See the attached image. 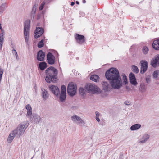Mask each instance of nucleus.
Instances as JSON below:
<instances>
[{
	"label": "nucleus",
	"mask_w": 159,
	"mask_h": 159,
	"mask_svg": "<svg viewBox=\"0 0 159 159\" xmlns=\"http://www.w3.org/2000/svg\"><path fill=\"white\" fill-rule=\"evenodd\" d=\"M44 32V29L42 27H36L34 33V37L37 39L40 37Z\"/></svg>",
	"instance_id": "obj_10"
},
{
	"label": "nucleus",
	"mask_w": 159,
	"mask_h": 159,
	"mask_svg": "<svg viewBox=\"0 0 159 159\" xmlns=\"http://www.w3.org/2000/svg\"><path fill=\"white\" fill-rule=\"evenodd\" d=\"M86 91V90L83 88L80 87L79 88V93L82 96L84 95Z\"/></svg>",
	"instance_id": "obj_29"
},
{
	"label": "nucleus",
	"mask_w": 159,
	"mask_h": 159,
	"mask_svg": "<svg viewBox=\"0 0 159 159\" xmlns=\"http://www.w3.org/2000/svg\"><path fill=\"white\" fill-rule=\"evenodd\" d=\"M146 82L148 83H149L151 81V79L149 77H147L146 78Z\"/></svg>",
	"instance_id": "obj_40"
},
{
	"label": "nucleus",
	"mask_w": 159,
	"mask_h": 159,
	"mask_svg": "<svg viewBox=\"0 0 159 159\" xmlns=\"http://www.w3.org/2000/svg\"><path fill=\"white\" fill-rule=\"evenodd\" d=\"M41 90V96L43 100L44 101L47 100L49 97V94L47 90L44 88H42Z\"/></svg>",
	"instance_id": "obj_17"
},
{
	"label": "nucleus",
	"mask_w": 159,
	"mask_h": 159,
	"mask_svg": "<svg viewBox=\"0 0 159 159\" xmlns=\"http://www.w3.org/2000/svg\"><path fill=\"white\" fill-rule=\"evenodd\" d=\"M139 90L142 92H144L145 91V84L141 83L140 84Z\"/></svg>",
	"instance_id": "obj_31"
},
{
	"label": "nucleus",
	"mask_w": 159,
	"mask_h": 159,
	"mask_svg": "<svg viewBox=\"0 0 159 159\" xmlns=\"http://www.w3.org/2000/svg\"><path fill=\"white\" fill-rule=\"evenodd\" d=\"M48 63L50 65L54 64L55 57L51 52H48L46 55Z\"/></svg>",
	"instance_id": "obj_11"
},
{
	"label": "nucleus",
	"mask_w": 159,
	"mask_h": 159,
	"mask_svg": "<svg viewBox=\"0 0 159 159\" xmlns=\"http://www.w3.org/2000/svg\"><path fill=\"white\" fill-rule=\"evenodd\" d=\"M16 135H17V134L16 133H14V130H13L11 133L8 137L7 139L8 142L9 143H11L13 140L14 137Z\"/></svg>",
	"instance_id": "obj_19"
},
{
	"label": "nucleus",
	"mask_w": 159,
	"mask_h": 159,
	"mask_svg": "<svg viewBox=\"0 0 159 159\" xmlns=\"http://www.w3.org/2000/svg\"><path fill=\"white\" fill-rule=\"evenodd\" d=\"M45 13V11L44 10H43L40 13V14H41V15H42V16L44 17V14Z\"/></svg>",
	"instance_id": "obj_43"
},
{
	"label": "nucleus",
	"mask_w": 159,
	"mask_h": 159,
	"mask_svg": "<svg viewBox=\"0 0 159 159\" xmlns=\"http://www.w3.org/2000/svg\"><path fill=\"white\" fill-rule=\"evenodd\" d=\"M131 70L135 74H137L139 72V70L138 67L134 65H132Z\"/></svg>",
	"instance_id": "obj_25"
},
{
	"label": "nucleus",
	"mask_w": 159,
	"mask_h": 159,
	"mask_svg": "<svg viewBox=\"0 0 159 159\" xmlns=\"http://www.w3.org/2000/svg\"><path fill=\"white\" fill-rule=\"evenodd\" d=\"M150 65L154 68L157 67L159 66V54H157L152 59Z\"/></svg>",
	"instance_id": "obj_8"
},
{
	"label": "nucleus",
	"mask_w": 159,
	"mask_h": 159,
	"mask_svg": "<svg viewBox=\"0 0 159 159\" xmlns=\"http://www.w3.org/2000/svg\"><path fill=\"white\" fill-rule=\"evenodd\" d=\"M71 119L73 122L77 123L80 126L84 125L85 124L84 121L77 115H74L72 116Z\"/></svg>",
	"instance_id": "obj_6"
},
{
	"label": "nucleus",
	"mask_w": 159,
	"mask_h": 159,
	"mask_svg": "<svg viewBox=\"0 0 159 159\" xmlns=\"http://www.w3.org/2000/svg\"><path fill=\"white\" fill-rule=\"evenodd\" d=\"M30 25V21L29 20H27L24 23V33L25 39L26 43L28 44L29 43V31Z\"/></svg>",
	"instance_id": "obj_3"
},
{
	"label": "nucleus",
	"mask_w": 159,
	"mask_h": 159,
	"mask_svg": "<svg viewBox=\"0 0 159 159\" xmlns=\"http://www.w3.org/2000/svg\"><path fill=\"white\" fill-rule=\"evenodd\" d=\"M122 75L123 76L122 78L123 82L126 85L128 84L127 77L124 74H122Z\"/></svg>",
	"instance_id": "obj_33"
},
{
	"label": "nucleus",
	"mask_w": 159,
	"mask_h": 159,
	"mask_svg": "<svg viewBox=\"0 0 159 159\" xmlns=\"http://www.w3.org/2000/svg\"><path fill=\"white\" fill-rule=\"evenodd\" d=\"M39 69L43 71L47 67V64L45 61L41 62L39 63Z\"/></svg>",
	"instance_id": "obj_21"
},
{
	"label": "nucleus",
	"mask_w": 159,
	"mask_h": 159,
	"mask_svg": "<svg viewBox=\"0 0 159 159\" xmlns=\"http://www.w3.org/2000/svg\"><path fill=\"white\" fill-rule=\"evenodd\" d=\"M124 104L127 105H130V103L129 101H125L124 102Z\"/></svg>",
	"instance_id": "obj_42"
},
{
	"label": "nucleus",
	"mask_w": 159,
	"mask_h": 159,
	"mask_svg": "<svg viewBox=\"0 0 159 159\" xmlns=\"http://www.w3.org/2000/svg\"><path fill=\"white\" fill-rule=\"evenodd\" d=\"M96 87L92 84L88 83L86 84L85 88L87 90L90 92H95L96 91Z\"/></svg>",
	"instance_id": "obj_16"
},
{
	"label": "nucleus",
	"mask_w": 159,
	"mask_h": 159,
	"mask_svg": "<svg viewBox=\"0 0 159 159\" xmlns=\"http://www.w3.org/2000/svg\"><path fill=\"white\" fill-rule=\"evenodd\" d=\"M77 85L73 82L69 83L68 84L67 92L68 94L70 96L73 97L76 93Z\"/></svg>",
	"instance_id": "obj_4"
},
{
	"label": "nucleus",
	"mask_w": 159,
	"mask_h": 159,
	"mask_svg": "<svg viewBox=\"0 0 159 159\" xmlns=\"http://www.w3.org/2000/svg\"><path fill=\"white\" fill-rule=\"evenodd\" d=\"M75 38L76 40L77 43L79 44H82L85 41V37L83 35L75 34Z\"/></svg>",
	"instance_id": "obj_9"
},
{
	"label": "nucleus",
	"mask_w": 159,
	"mask_h": 159,
	"mask_svg": "<svg viewBox=\"0 0 159 159\" xmlns=\"http://www.w3.org/2000/svg\"><path fill=\"white\" fill-rule=\"evenodd\" d=\"M76 3L77 4H78V5L79 4H80V3H79V2L78 1H77L76 2Z\"/></svg>",
	"instance_id": "obj_51"
},
{
	"label": "nucleus",
	"mask_w": 159,
	"mask_h": 159,
	"mask_svg": "<svg viewBox=\"0 0 159 159\" xmlns=\"http://www.w3.org/2000/svg\"><path fill=\"white\" fill-rule=\"evenodd\" d=\"M150 136L147 134H144L141 139L139 143H145L149 138Z\"/></svg>",
	"instance_id": "obj_20"
},
{
	"label": "nucleus",
	"mask_w": 159,
	"mask_h": 159,
	"mask_svg": "<svg viewBox=\"0 0 159 159\" xmlns=\"http://www.w3.org/2000/svg\"><path fill=\"white\" fill-rule=\"evenodd\" d=\"M66 88L64 85L61 86V93H66Z\"/></svg>",
	"instance_id": "obj_36"
},
{
	"label": "nucleus",
	"mask_w": 159,
	"mask_h": 159,
	"mask_svg": "<svg viewBox=\"0 0 159 159\" xmlns=\"http://www.w3.org/2000/svg\"><path fill=\"white\" fill-rule=\"evenodd\" d=\"M96 116V120L98 122H99L100 121V118H99V116H100V113L97 111H96L95 112Z\"/></svg>",
	"instance_id": "obj_37"
},
{
	"label": "nucleus",
	"mask_w": 159,
	"mask_h": 159,
	"mask_svg": "<svg viewBox=\"0 0 159 159\" xmlns=\"http://www.w3.org/2000/svg\"><path fill=\"white\" fill-rule=\"evenodd\" d=\"M41 17H43V16H42V15H41V14H40V13H39L37 15V20H39Z\"/></svg>",
	"instance_id": "obj_41"
},
{
	"label": "nucleus",
	"mask_w": 159,
	"mask_h": 159,
	"mask_svg": "<svg viewBox=\"0 0 159 159\" xmlns=\"http://www.w3.org/2000/svg\"><path fill=\"white\" fill-rule=\"evenodd\" d=\"M0 29L2 30V25L1 24H0Z\"/></svg>",
	"instance_id": "obj_48"
},
{
	"label": "nucleus",
	"mask_w": 159,
	"mask_h": 159,
	"mask_svg": "<svg viewBox=\"0 0 159 159\" xmlns=\"http://www.w3.org/2000/svg\"><path fill=\"white\" fill-rule=\"evenodd\" d=\"M36 4L34 5L33 7L32 11L31 13V17H33V18L34 16V15L36 12Z\"/></svg>",
	"instance_id": "obj_27"
},
{
	"label": "nucleus",
	"mask_w": 159,
	"mask_h": 159,
	"mask_svg": "<svg viewBox=\"0 0 159 159\" xmlns=\"http://www.w3.org/2000/svg\"><path fill=\"white\" fill-rule=\"evenodd\" d=\"M45 80L46 82L49 83L52 82L57 83L58 80V70L55 67L50 66L47 68L45 71Z\"/></svg>",
	"instance_id": "obj_2"
},
{
	"label": "nucleus",
	"mask_w": 159,
	"mask_h": 159,
	"mask_svg": "<svg viewBox=\"0 0 159 159\" xmlns=\"http://www.w3.org/2000/svg\"><path fill=\"white\" fill-rule=\"evenodd\" d=\"M15 55L16 56V59H17L18 58V54H17V52H16L15 54Z\"/></svg>",
	"instance_id": "obj_46"
},
{
	"label": "nucleus",
	"mask_w": 159,
	"mask_h": 159,
	"mask_svg": "<svg viewBox=\"0 0 159 159\" xmlns=\"http://www.w3.org/2000/svg\"><path fill=\"white\" fill-rule=\"evenodd\" d=\"M49 88L55 96H57L60 93V90L59 88L54 85H52L49 87Z\"/></svg>",
	"instance_id": "obj_15"
},
{
	"label": "nucleus",
	"mask_w": 159,
	"mask_h": 159,
	"mask_svg": "<svg viewBox=\"0 0 159 159\" xmlns=\"http://www.w3.org/2000/svg\"><path fill=\"white\" fill-rule=\"evenodd\" d=\"M126 88L127 89V90L128 91H129L130 89V88H129V87L128 86H126Z\"/></svg>",
	"instance_id": "obj_45"
},
{
	"label": "nucleus",
	"mask_w": 159,
	"mask_h": 159,
	"mask_svg": "<svg viewBox=\"0 0 159 159\" xmlns=\"http://www.w3.org/2000/svg\"><path fill=\"white\" fill-rule=\"evenodd\" d=\"M105 75L109 82L103 81L102 83L103 90L105 91H110L111 87L115 89H118L122 86V80L117 69L110 68L106 71Z\"/></svg>",
	"instance_id": "obj_1"
},
{
	"label": "nucleus",
	"mask_w": 159,
	"mask_h": 159,
	"mask_svg": "<svg viewBox=\"0 0 159 159\" xmlns=\"http://www.w3.org/2000/svg\"><path fill=\"white\" fill-rule=\"evenodd\" d=\"M25 108L27 110V116H31L32 114V108L31 106L29 104H27L25 106Z\"/></svg>",
	"instance_id": "obj_24"
},
{
	"label": "nucleus",
	"mask_w": 159,
	"mask_h": 159,
	"mask_svg": "<svg viewBox=\"0 0 159 159\" xmlns=\"http://www.w3.org/2000/svg\"><path fill=\"white\" fill-rule=\"evenodd\" d=\"M148 47L146 46H144L142 48V52L143 54H146L148 53L149 51Z\"/></svg>",
	"instance_id": "obj_30"
},
{
	"label": "nucleus",
	"mask_w": 159,
	"mask_h": 159,
	"mask_svg": "<svg viewBox=\"0 0 159 159\" xmlns=\"http://www.w3.org/2000/svg\"><path fill=\"white\" fill-rule=\"evenodd\" d=\"M141 127V125L139 124H134L130 127V129L132 130H135L140 128Z\"/></svg>",
	"instance_id": "obj_23"
},
{
	"label": "nucleus",
	"mask_w": 159,
	"mask_h": 159,
	"mask_svg": "<svg viewBox=\"0 0 159 159\" xmlns=\"http://www.w3.org/2000/svg\"><path fill=\"white\" fill-rule=\"evenodd\" d=\"M152 45L155 50L159 51V39L154 40L152 43Z\"/></svg>",
	"instance_id": "obj_18"
},
{
	"label": "nucleus",
	"mask_w": 159,
	"mask_h": 159,
	"mask_svg": "<svg viewBox=\"0 0 159 159\" xmlns=\"http://www.w3.org/2000/svg\"><path fill=\"white\" fill-rule=\"evenodd\" d=\"M129 77L130 83L134 86L136 85L138 83L135 75L132 72H131L129 74Z\"/></svg>",
	"instance_id": "obj_14"
},
{
	"label": "nucleus",
	"mask_w": 159,
	"mask_h": 159,
	"mask_svg": "<svg viewBox=\"0 0 159 159\" xmlns=\"http://www.w3.org/2000/svg\"><path fill=\"white\" fill-rule=\"evenodd\" d=\"M45 4V2L44 1H43L42 2V3L40 5L39 7V10H42L43 9L44 7Z\"/></svg>",
	"instance_id": "obj_38"
},
{
	"label": "nucleus",
	"mask_w": 159,
	"mask_h": 159,
	"mask_svg": "<svg viewBox=\"0 0 159 159\" xmlns=\"http://www.w3.org/2000/svg\"><path fill=\"white\" fill-rule=\"evenodd\" d=\"M140 64L141 66L140 72L141 74H143L147 70L148 63L146 61L142 60L140 61Z\"/></svg>",
	"instance_id": "obj_7"
},
{
	"label": "nucleus",
	"mask_w": 159,
	"mask_h": 159,
	"mask_svg": "<svg viewBox=\"0 0 159 159\" xmlns=\"http://www.w3.org/2000/svg\"><path fill=\"white\" fill-rule=\"evenodd\" d=\"M3 35V33L0 34V49H1L2 48L4 40Z\"/></svg>",
	"instance_id": "obj_28"
},
{
	"label": "nucleus",
	"mask_w": 159,
	"mask_h": 159,
	"mask_svg": "<svg viewBox=\"0 0 159 159\" xmlns=\"http://www.w3.org/2000/svg\"><path fill=\"white\" fill-rule=\"evenodd\" d=\"M75 4V2H71L70 5L71 6H73Z\"/></svg>",
	"instance_id": "obj_47"
},
{
	"label": "nucleus",
	"mask_w": 159,
	"mask_h": 159,
	"mask_svg": "<svg viewBox=\"0 0 159 159\" xmlns=\"http://www.w3.org/2000/svg\"><path fill=\"white\" fill-rule=\"evenodd\" d=\"M3 73V69L0 67V81H1Z\"/></svg>",
	"instance_id": "obj_39"
},
{
	"label": "nucleus",
	"mask_w": 159,
	"mask_h": 159,
	"mask_svg": "<svg viewBox=\"0 0 159 159\" xmlns=\"http://www.w3.org/2000/svg\"><path fill=\"white\" fill-rule=\"evenodd\" d=\"M66 93H61L60 95L59 99L61 102H63L66 100Z\"/></svg>",
	"instance_id": "obj_26"
},
{
	"label": "nucleus",
	"mask_w": 159,
	"mask_h": 159,
	"mask_svg": "<svg viewBox=\"0 0 159 159\" xmlns=\"http://www.w3.org/2000/svg\"><path fill=\"white\" fill-rule=\"evenodd\" d=\"M152 75L154 79H157L159 75V70L154 71Z\"/></svg>",
	"instance_id": "obj_32"
},
{
	"label": "nucleus",
	"mask_w": 159,
	"mask_h": 159,
	"mask_svg": "<svg viewBox=\"0 0 159 159\" xmlns=\"http://www.w3.org/2000/svg\"><path fill=\"white\" fill-rule=\"evenodd\" d=\"M5 8V4L3 3L0 6V13H2Z\"/></svg>",
	"instance_id": "obj_34"
},
{
	"label": "nucleus",
	"mask_w": 159,
	"mask_h": 159,
	"mask_svg": "<svg viewBox=\"0 0 159 159\" xmlns=\"http://www.w3.org/2000/svg\"><path fill=\"white\" fill-rule=\"evenodd\" d=\"M27 127L26 124L25 125L21 123L19 127L14 130V132L17 134V137H20L23 134Z\"/></svg>",
	"instance_id": "obj_5"
},
{
	"label": "nucleus",
	"mask_w": 159,
	"mask_h": 159,
	"mask_svg": "<svg viewBox=\"0 0 159 159\" xmlns=\"http://www.w3.org/2000/svg\"><path fill=\"white\" fill-rule=\"evenodd\" d=\"M43 42L44 40L43 39H42L39 42L38 44V47L39 48H41L43 46Z\"/></svg>",
	"instance_id": "obj_35"
},
{
	"label": "nucleus",
	"mask_w": 159,
	"mask_h": 159,
	"mask_svg": "<svg viewBox=\"0 0 159 159\" xmlns=\"http://www.w3.org/2000/svg\"><path fill=\"white\" fill-rule=\"evenodd\" d=\"M41 118L40 116L38 115L35 114H32L30 118V120L32 122L36 124L39 123L40 121Z\"/></svg>",
	"instance_id": "obj_12"
},
{
	"label": "nucleus",
	"mask_w": 159,
	"mask_h": 159,
	"mask_svg": "<svg viewBox=\"0 0 159 159\" xmlns=\"http://www.w3.org/2000/svg\"><path fill=\"white\" fill-rule=\"evenodd\" d=\"M45 57V53L42 50H40L37 52V59L38 61H43Z\"/></svg>",
	"instance_id": "obj_13"
},
{
	"label": "nucleus",
	"mask_w": 159,
	"mask_h": 159,
	"mask_svg": "<svg viewBox=\"0 0 159 159\" xmlns=\"http://www.w3.org/2000/svg\"><path fill=\"white\" fill-rule=\"evenodd\" d=\"M12 52L13 54H15L17 52L16 50L13 49L12 51Z\"/></svg>",
	"instance_id": "obj_44"
},
{
	"label": "nucleus",
	"mask_w": 159,
	"mask_h": 159,
	"mask_svg": "<svg viewBox=\"0 0 159 159\" xmlns=\"http://www.w3.org/2000/svg\"><path fill=\"white\" fill-rule=\"evenodd\" d=\"M82 2L83 3H85L86 2V1L85 0H83Z\"/></svg>",
	"instance_id": "obj_50"
},
{
	"label": "nucleus",
	"mask_w": 159,
	"mask_h": 159,
	"mask_svg": "<svg viewBox=\"0 0 159 159\" xmlns=\"http://www.w3.org/2000/svg\"><path fill=\"white\" fill-rule=\"evenodd\" d=\"M99 77L97 75H93L91 76L90 79L95 82H97L99 80Z\"/></svg>",
	"instance_id": "obj_22"
},
{
	"label": "nucleus",
	"mask_w": 159,
	"mask_h": 159,
	"mask_svg": "<svg viewBox=\"0 0 159 159\" xmlns=\"http://www.w3.org/2000/svg\"><path fill=\"white\" fill-rule=\"evenodd\" d=\"M42 155H43V154L42 153L41 156V159L43 158H44V156H43Z\"/></svg>",
	"instance_id": "obj_49"
}]
</instances>
